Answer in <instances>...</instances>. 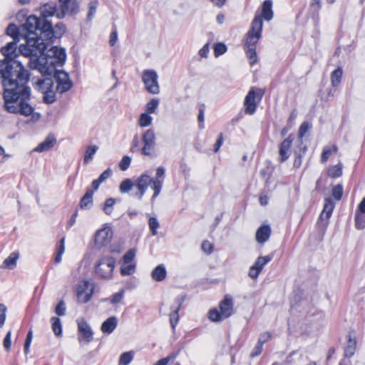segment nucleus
Instances as JSON below:
<instances>
[{
  "mask_svg": "<svg viewBox=\"0 0 365 365\" xmlns=\"http://www.w3.org/2000/svg\"><path fill=\"white\" fill-rule=\"evenodd\" d=\"M18 41H13L2 47L1 51L4 59L0 61V78L4 86V107L9 113L30 116L34 108L28 103L31 88L27 83L29 73L23 63L16 60Z\"/></svg>",
  "mask_w": 365,
  "mask_h": 365,
  "instance_id": "1",
  "label": "nucleus"
},
{
  "mask_svg": "<svg viewBox=\"0 0 365 365\" xmlns=\"http://www.w3.org/2000/svg\"><path fill=\"white\" fill-rule=\"evenodd\" d=\"M41 31L34 30L29 31L24 38L25 43L19 46V51L25 56L29 58V65L31 69L38 70L40 73H46L53 71L55 63L63 66L66 62V53L63 48L53 46L48 47L60 37L49 38L41 33Z\"/></svg>",
  "mask_w": 365,
  "mask_h": 365,
  "instance_id": "2",
  "label": "nucleus"
},
{
  "mask_svg": "<svg viewBox=\"0 0 365 365\" xmlns=\"http://www.w3.org/2000/svg\"><path fill=\"white\" fill-rule=\"evenodd\" d=\"M59 9L53 2L44 4L39 9L41 20L48 22L51 27L49 31L53 33V36H48L49 38L52 37H61L66 32V26L63 23L58 22L53 26V24L49 20V18L56 16L58 19H62L66 14L72 15L78 11L79 5L77 0H59Z\"/></svg>",
  "mask_w": 365,
  "mask_h": 365,
  "instance_id": "3",
  "label": "nucleus"
},
{
  "mask_svg": "<svg viewBox=\"0 0 365 365\" xmlns=\"http://www.w3.org/2000/svg\"><path fill=\"white\" fill-rule=\"evenodd\" d=\"M50 25L48 22L42 21L40 16L34 15L28 16L25 23L17 27L15 24H11L6 29L7 35L11 36L14 41H19L20 38H24L25 36L31 30H40L41 33L45 36L51 35L53 36V33L49 31Z\"/></svg>",
  "mask_w": 365,
  "mask_h": 365,
  "instance_id": "4",
  "label": "nucleus"
},
{
  "mask_svg": "<svg viewBox=\"0 0 365 365\" xmlns=\"http://www.w3.org/2000/svg\"><path fill=\"white\" fill-rule=\"evenodd\" d=\"M262 26L263 21H262L261 17L256 16L252 20L250 29L247 34L245 49L251 66H253L257 61L256 46L262 36Z\"/></svg>",
  "mask_w": 365,
  "mask_h": 365,
  "instance_id": "5",
  "label": "nucleus"
},
{
  "mask_svg": "<svg viewBox=\"0 0 365 365\" xmlns=\"http://www.w3.org/2000/svg\"><path fill=\"white\" fill-rule=\"evenodd\" d=\"M63 66L57 65L55 63L53 71L51 72L46 73H41L44 76H54V78L56 83V91L60 93H63L68 91L73 86V82L71 81L69 78V75L64 71L58 69V68H61Z\"/></svg>",
  "mask_w": 365,
  "mask_h": 365,
  "instance_id": "6",
  "label": "nucleus"
},
{
  "mask_svg": "<svg viewBox=\"0 0 365 365\" xmlns=\"http://www.w3.org/2000/svg\"><path fill=\"white\" fill-rule=\"evenodd\" d=\"M115 267V259L110 256L100 258L95 265L96 274L102 279H110Z\"/></svg>",
  "mask_w": 365,
  "mask_h": 365,
  "instance_id": "7",
  "label": "nucleus"
},
{
  "mask_svg": "<svg viewBox=\"0 0 365 365\" xmlns=\"http://www.w3.org/2000/svg\"><path fill=\"white\" fill-rule=\"evenodd\" d=\"M264 93V91L261 88L255 87L250 88L244 101L245 113L252 115L255 112L257 106L261 101Z\"/></svg>",
  "mask_w": 365,
  "mask_h": 365,
  "instance_id": "8",
  "label": "nucleus"
},
{
  "mask_svg": "<svg viewBox=\"0 0 365 365\" xmlns=\"http://www.w3.org/2000/svg\"><path fill=\"white\" fill-rule=\"evenodd\" d=\"M142 140L143 146L140 148L141 154L150 157L156 156V138L154 130L153 129L146 130L142 135Z\"/></svg>",
  "mask_w": 365,
  "mask_h": 365,
  "instance_id": "9",
  "label": "nucleus"
},
{
  "mask_svg": "<svg viewBox=\"0 0 365 365\" xmlns=\"http://www.w3.org/2000/svg\"><path fill=\"white\" fill-rule=\"evenodd\" d=\"M158 74L154 70H144L142 75V81L146 91L151 94L160 93V86L158 81Z\"/></svg>",
  "mask_w": 365,
  "mask_h": 365,
  "instance_id": "10",
  "label": "nucleus"
},
{
  "mask_svg": "<svg viewBox=\"0 0 365 365\" xmlns=\"http://www.w3.org/2000/svg\"><path fill=\"white\" fill-rule=\"evenodd\" d=\"M78 332V341L84 340L86 343H90L93 339V331L91 326L83 319L80 318L76 320Z\"/></svg>",
  "mask_w": 365,
  "mask_h": 365,
  "instance_id": "11",
  "label": "nucleus"
},
{
  "mask_svg": "<svg viewBox=\"0 0 365 365\" xmlns=\"http://www.w3.org/2000/svg\"><path fill=\"white\" fill-rule=\"evenodd\" d=\"M273 257L274 255L270 254L257 257L254 264L252 265L249 269V276L252 279L257 278L264 267L273 259Z\"/></svg>",
  "mask_w": 365,
  "mask_h": 365,
  "instance_id": "12",
  "label": "nucleus"
},
{
  "mask_svg": "<svg viewBox=\"0 0 365 365\" xmlns=\"http://www.w3.org/2000/svg\"><path fill=\"white\" fill-rule=\"evenodd\" d=\"M113 238V230L110 226L105 225L98 230L95 235V244L98 247H103L109 244Z\"/></svg>",
  "mask_w": 365,
  "mask_h": 365,
  "instance_id": "13",
  "label": "nucleus"
},
{
  "mask_svg": "<svg viewBox=\"0 0 365 365\" xmlns=\"http://www.w3.org/2000/svg\"><path fill=\"white\" fill-rule=\"evenodd\" d=\"M153 178L147 173H143L135 180L134 185L139 191L138 198L140 200L142 199L145 195L148 186L150 185H151V187L153 186Z\"/></svg>",
  "mask_w": 365,
  "mask_h": 365,
  "instance_id": "14",
  "label": "nucleus"
},
{
  "mask_svg": "<svg viewBox=\"0 0 365 365\" xmlns=\"http://www.w3.org/2000/svg\"><path fill=\"white\" fill-rule=\"evenodd\" d=\"M185 299V295H179L178 296L175 300L174 304L176 305V307H172V311L170 314V323L171 325V327L173 330L174 331L175 329V327L179 321V310L180 309L182 304H183L184 301Z\"/></svg>",
  "mask_w": 365,
  "mask_h": 365,
  "instance_id": "15",
  "label": "nucleus"
},
{
  "mask_svg": "<svg viewBox=\"0 0 365 365\" xmlns=\"http://www.w3.org/2000/svg\"><path fill=\"white\" fill-rule=\"evenodd\" d=\"M93 287L89 284L88 282L85 281L77 288V299L81 303L88 302L93 294Z\"/></svg>",
  "mask_w": 365,
  "mask_h": 365,
  "instance_id": "16",
  "label": "nucleus"
},
{
  "mask_svg": "<svg viewBox=\"0 0 365 365\" xmlns=\"http://www.w3.org/2000/svg\"><path fill=\"white\" fill-rule=\"evenodd\" d=\"M165 170L163 167L160 166L156 169L155 178H153L152 189L154 191L152 200H153L158 197L160 192L163 184V178L165 177Z\"/></svg>",
  "mask_w": 365,
  "mask_h": 365,
  "instance_id": "17",
  "label": "nucleus"
},
{
  "mask_svg": "<svg viewBox=\"0 0 365 365\" xmlns=\"http://www.w3.org/2000/svg\"><path fill=\"white\" fill-rule=\"evenodd\" d=\"M294 140V135L290 134L287 138L284 140L279 148V161L283 163L286 161L290 156V148Z\"/></svg>",
  "mask_w": 365,
  "mask_h": 365,
  "instance_id": "18",
  "label": "nucleus"
},
{
  "mask_svg": "<svg viewBox=\"0 0 365 365\" xmlns=\"http://www.w3.org/2000/svg\"><path fill=\"white\" fill-rule=\"evenodd\" d=\"M233 300L230 295H226L220 303V312L225 319L230 317L233 312Z\"/></svg>",
  "mask_w": 365,
  "mask_h": 365,
  "instance_id": "19",
  "label": "nucleus"
},
{
  "mask_svg": "<svg viewBox=\"0 0 365 365\" xmlns=\"http://www.w3.org/2000/svg\"><path fill=\"white\" fill-rule=\"evenodd\" d=\"M271 228L269 225H264L259 227L255 234L256 241L259 244H264L266 242L271 235Z\"/></svg>",
  "mask_w": 365,
  "mask_h": 365,
  "instance_id": "20",
  "label": "nucleus"
},
{
  "mask_svg": "<svg viewBox=\"0 0 365 365\" xmlns=\"http://www.w3.org/2000/svg\"><path fill=\"white\" fill-rule=\"evenodd\" d=\"M56 143V138L53 134L48 135L45 140L38 144L34 150L35 152L42 153L53 148Z\"/></svg>",
  "mask_w": 365,
  "mask_h": 365,
  "instance_id": "21",
  "label": "nucleus"
},
{
  "mask_svg": "<svg viewBox=\"0 0 365 365\" xmlns=\"http://www.w3.org/2000/svg\"><path fill=\"white\" fill-rule=\"evenodd\" d=\"M53 81L50 77L38 79L34 83V88L42 93L53 89Z\"/></svg>",
  "mask_w": 365,
  "mask_h": 365,
  "instance_id": "22",
  "label": "nucleus"
},
{
  "mask_svg": "<svg viewBox=\"0 0 365 365\" xmlns=\"http://www.w3.org/2000/svg\"><path fill=\"white\" fill-rule=\"evenodd\" d=\"M334 208V202L333 200L329 197L326 198L324 200V207L320 214L319 219L321 220L327 221L331 216Z\"/></svg>",
  "mask_w": 365,
  "mask_h": 365,
  "instance_id": "23",
  "label": "nucleus"
},
{
  "mask_svg": "<svg viewBox=\"0 0 365 365\" xmlns=\"http://www.w3.org/2000/svg\"><path fill=\"white\" fill-rule=\"evenodd\" d=\"M256 16H259L261 17V20L264 19L265 21H269L273 18V11H272V0H265L262 6V13L260 15L256 14Z\"/></svg>",
  "mask_w": 365,
  "mask_h": 365,
  "instance_id": "24",
  "label": "nucleus"
},
{
  "mask_svg": "<svg viewBox=\"0 0 365 365\" xmlns=\"http://www.w3.org/2000/svg\"><path fill=\"white\" fill-rule=\"evenodd\" d=\"M118 324V319L115 317H110L103 322L101 329L104 334H111Z\"/></svg>",
  "mask_w": 365,
  "mask_h": 365,
  "instance_id": "25",
  "label": "nucleus"
},
{
  "mask_svg": "<svg viewBox=\"0 0 365 365\" xmlns=\"http://www.w3.org/2000/svg\"><path fill=\"white\" fill-rule=\"evenodd\" d=\"M356 349V339L351 334L348 336V341L346 346L344 347V356L350 358L355 354Z\"/></svg>",
  "mask_w": 365,
  "mask_h": 365,
  "instance_id": "26",
  "label": "nucleus"
},
{
  "mask_svg": "<svg viewBox=\"0 0 365 365\" xmlns=\"http://www.w3.org/2000/svg\"><path fill=\"white\" fill-rule=\"evenodd\" d=\"M167 276L165 267L161 264L158 265L151 272V277L156 282L163 281Z\"/></svg>",
  "mask_w": 365,
  "mask_h": 365,
  "instance_id": "27",
  "label": "nucleus"
},
{
  "mask_svg": "<svg viewBox=\"0 0 365 365\" xmlns=\"http://www.w3.org/2000/svg\"><path fill=\"white\" fill-rule=\"evenodd\" d=\"M93 191L88 189L80 201V207L81 209L87 210L91 207L93 203Z\"/></svg>",
  "mask_w": 365,
  "mask_h": 365,
  "instance_id": "28",
  "label": "nucleus"
},
{
  "mask_svg": "<svg viewBox=\"0 0 365 365\" xmlns=\"http://www.w3.org/2000/svg\"><path fill=\"white\" fill-rule=\"evenodd\" d=\"M18 258L19 254L17 252H11L9 256L4 259L1 267L10 269H14L16 265Z\"/></svg>",
  "mask_w": 365,
  "mask_h": 365,
  "instance_id": "29",
  "label": "nucleus"
},
{
  "mask_svg": "<svg viewBox=\"0 0 365 365\" xmlns=\"http://www.w3.org/2000/svg\"><path fill=\"white\" fill-rule=\"evenodd\" d=\"M343 74L342 68L339 66L331 74V83L332 86L336 87L339 85L341 81Z\"/></svg>",
  "mask_w": 365,
  "mask_h": 365,
  "instance_id": "30",
  "label": "nucleus"
},
{
  "mask_svg": "<svg viewBox=\"0 0 365 365\" xmlns=\"http://www.w3.org/2000/svg\"><path fill=\"white\" fill-rule=\"evenodd\" d=\"M65 252V238L63 237L56 246V254L54 258V262L58 264L61 262L62 255Z\"/></svg>",
  "mask_w": 365,
  "mask_h": 365,
  "instance_id": "31",
  "label": "nucleus"
},
{
  "mask_svg": "<svg viewBox=\"0 0 365 365\" xmlns=\"http://www.w3.org/2000/svg\"><path fill=\"white\" fill-rule=\"evenodd\" d=\"M98 150V147L97 145H89L87 147L83 158V162L85 164L88 163L91 160H93V156Z\"/></svg>",
  "mask_w": 365,
  "mask_h": 365,
  "instance_id": "32",
  "label": "nucleus"
},
{
  "mask_svg": "<svg viewBox=\"0 0 365 365\" xmlns=\"http://www.w3.org/2000/svg\"><path fill=\"white\" fill-rule=\"evenodd\" d=\"M355 227L357 230L365 228V213L356 210L355 213Z\"/></svg>",
  "mask_w": 365,
  "mask_h": 365,
  "instance_id": "33",
  "label": "nucleus"
},
{
  "mask_svg": "<svg viewBox=\"0 0 365 365\" xmlns=\"http://www.w3.org/2000/svg\"><path fill=\"white\" fill-rule=\"evenodd\" d=\"M342 175V164L338 163L336 165L331 166L328 170V175L331 178H336Z\"/></svg>",
  "mask_w": 365,
  "mask_h": 365,
  "instance_id": "34",
  "label": "nucleus"
},
{
  "mask_svg": "<svg viewBox=\"0 0 365 365\" xmlns=\"http://www.w3.org/2000/svg\"><path fill=\"white\" fill-rule=\"evenodd\" d=\"M153 118L150 116V114L148 113H143L140 114L138 120V125L142 127H148L152 124Z\"/></svg>",
  "mask_w": 365,
  "mask_h": 365,
  "instance_id": "35",
  "label": "nucleus"
},
{
  "mask_svg": "<svg viewBox=\"0 0 365 365\" xmlns=\"http://www.w3.org/2000/svg\"><path fill=\"white\" fill-rule=\"evenodd\" d=\"M133 359V352L128 351L123 353L120 358L118 365H128Z\"/></svg>",
  "mask_w": 365,
  "mask_h": 365,
  "instance_id": "36",
  "label": "nucleus"
},
{
  "mask_svg": "<svg viewBox=\"0 0 365 365\" xmlns=\"http://www.w3.org/2000/svg\"><path fill=\"white\" fill-rule=\"evenodd\" d=\"M115 203V199L113 197L108 198L105 201L103 210L107 215H110L112 214Z\"/></svg>",
  "mask_w": 365,
  "mask_h": 365,
  "instance_id": "37",
  "label": "nucleus"
},
{
  "mask_svg": "<svg viewBox=\"0 0 365 365\" xmlns=\"http://www.w3.org/2000/svg\"><path fill=\"white\" fill-rule=\"evenodd\" d=\"M51 322H52V329L54 332V334L56 336L61 335L62 333V327H61V323L59 318L53 317L51 318Z\"/></svg>",
  "mask_w": 365,
  "mask_h": 365,
  "instance_id": "38",
  "label": "nucleus"
},
{
  "mask_svg": "<svg viewBox=\"0 0 365 365\" xmlns=\"http://www.w3.org/2000/svg\"><path fill=\"white\" fill-rule=\"evenodd\" d=\"M159 105V100L158 98H152L145 106L146 112L149 114L154 113L157 110Z\"/></svg>",
  "mask_w": 365,
  "mask_h": 365,
  "instance_id": "39",
  "label": "nucleus"
},
{
  "mask_svg": "<svg viewBox=\"0 0 365 365\" xmlns=\"http://www.w3.org/2000/svg\"><path fill=\"white\" fill-rule=\"evenodd\" d=\"M208 317L212 322H217L224 319V317L221 315V312L216 308L212 309L209 311Z\"/></svg>",
  "mask_w": 365,
  "mask_h": 365,
  "instance_id": "40",
  "label": "nucleus"
},
{
  "mask_svg": "<svg viewBox=\"0 0 365 365\" xmlns=\"http://www.w3.org/2000/svg\"><path fill=\"white\" fill-rule=\"evenodd\" d=\"M135 185L130 179H125L120 184L119 190L121 193H125L130 191Z\"/></svg>",
  "mask_w": 365,
  "mask_h": 365,
  "instance_id": "41",
  "label": "nucleus"
},
{
  "mask_svg": "<svg viewBox=\"0 0 365 365\" xmlns=\"http://www.w3.org/2000/svg\"><path fill=\"white\" fill-rule=\"evenodd\" d=\"M43 93V101L44 103L51 104L56 101V92L53 89L46 91Z\"/></svg>",
  "mask_w": 365,
  "mask_h": 365,
  "instance_id": "42",
  "label": "nucleus"
},
{
  "mask_svg": "<svg viewBox=\"0 0 365 365\" xmlns=\"http://www.w3.org/2000/svg\"><path fill=\"white\" fill-rule=\"evenodd\" d=\"M135 272V264H130L120 267V274L123 276H128L133 274Z\"/></svg>",
  "mask_w": 365,
  "mask_h": 365,
  "instance_id": "43",
  "label": "nucleus"
},
{
  "mask_svg": "<svg viewBox=\"0 0 365 365\" xmlns=\"http://www.w3.org/2000/svg\"><path fill=\"white\" fill-rule=\"evenodd\" d=\"M148 225H149L150 230L152 232V235H157V230L160 227V223H159L158 220H157V218H155L154 217H150L149 221H148Z\"/></svg>",
  "mask_w": 365,
  "mask_h": 365,
  "instance_id": "44",
  "label": "nucleus"
},
{
  "mask_svg": "<svg viewBox=\"0 0 365 365\" xmlns=\"http://www.w3.org/2000/svg\"><path fill=\"white\" fill-rule=\"evenodd\" d=\"M343 195V187L339 184L333 187L332 188V196L336 200H340Z\"/></svg>",
  "mask_w": 365,
  "mask_h": 365,
  "instance_id": "45",
  "label": "nucleus"
},
{
  "mask_svg": "<svg viewBox=\"0 0 365 365\" xmlns=\"http://www.w3.org/2000/svg\"><path fill=\"white\" fill-rule=\"evenodd\" d=\"M227 51V46L223 43H217L214 46V53L216 57L224 54Z\"/></svg>",
  "mask_w": 365,
  "mask_h": 365,
  "instance_id": "46",
  "label": "nucleus"
},
{
  "mask_svg": "<svg viewBox=\"0 0 365 365\" xmlns=\"http://www.w3.org/2000/svg\"><path fill=\"white\" fill-rule=\"evenodd\" d=\"M32 339H33V332H32V330H29V332L27 333L25 343H24V354L26 355H27L30 351L29 348H30Z\"/></svg>",
  "mask_w": 365,
  "mask_h": 365,
  "instance_id": "47",
  "label": "nucleus"
},
{
  "mask_svg": "<svg viewBox=\"0 0 365 365\" xmlns=\"http://www.w3.org/2000/svg\"><path fill=\"white\" fill-rule=\"evenodd\" d=\"M310 125L308 122H303L300 125L298 131V137L302 140L306 133L309 129Z\"/></svg>",
  "mask_w": 365,
  "mask_h": 365,
  "instance_id": "48",
  "label": "nucleus"
},
{
  "mask_svg": "<svg viewBox=\"0 0 365 365\" xmlns=\"http://www.w3.org/2000/svg\"><path fill=\"white\" fill-rule=\"evenodd\" d=\"M135 256V250L130 249L123 257V260L125 264H129Z\"/></svg>",
  "mask_w": 365,
  "mask_h": 365,
  "instance_id": "49",
  "label": "nucleus"
},
{
  "mask_svg": "<svg viewBox=\"0 0 365 365\" xmlns=\"http://www.w3.org/2000/svg\"><path fill=\"white\" fill-rule=\"evenodd\" d=\"M331 153H332L331 148L329 146H325L323 149V151H322V153L321 155L322 163H326L328 160L330 155H331Z\"/></svg>",
  "mask_w": 365,
  "mask_h": 365,
  "instance_id": "50",
  "label": "nucleus"
},
{
  "mask_svg": "<svg viewBox=\"0 0 365 365\" xmlns=\"http://www.w3.org/2000/svg\"><path fill=\"white\" fill-rule=\"evenodd\" d=\"M131 163V158L129 156H124L119 163L120 169L123 171L126 170Z\"/></svg>",
  "mask_w": 365,
  "mask_h": 365,
  "instance_id": "51",
  "label": "nucleus"
},
{
  "mask_svg": "<svg viewBox=\"0 0 365 365\" xmlns=\"http://www.w3.org/2000/svg\"><path fill=\"white\" fill-rule=\"evenodd\" d=\"M66 305L63 300L60 301L55 309V312L58 316H63L66 314Z\"/></svg>",
  "mask_w": 365,
  "mask_h": 365,
  "instance_id": "52",
  "label": "nucleus"
},
{
  "mask_svg": "<svg viewBox=\"0 0 365 365\" xmlns=\"http://www.w3.org/2000/svg\"><path fill=\"white\" fill-rule=\"evenodd\" d=\"M6 311V307L3 304H0V328L2 327L4 324Z\"/></svg>",
  "mask_w": 365,
  "mask_h": 365,
  "instance_id": "53",
  "label": "nucleus"
},
{
  "mask_svg": "<svg viewBox=\"0 0 365 365\" xmlns=\"http://www.w3.org/2000/svg\"><path fill=\"white\" fill-rule=\"evenodd\" d=\"M271 338L272 334L270 332H264L259 335L257 342L262 345H264V344L270 340Z\"/></svg>",
  "mask_w": 365,
  "mask_h": 365,
  "instance_id": "54",
  "label": "nucleus"
},
{
  "mask_svg": "<svg viewBox=\"0 0 365 365\" xmlns=\"http://www.w3.org/2000/svg\"><path fill=\"white\" fill-rule=\"evenodd\" d=\"M124 295V290L121 289L120 292L114 294L112 296L110 302L112 304H117L121 301Z\"/></svg>",
  "mask_w": 365,
  "mask_h": 365,
  "instance_id": "55",
  "label": "nucleus"
},
{
  "mask_svg": "<svg viewBox=\"0 0 365 365\" xmlns=\"http://www.w3.org/2000/svg\"><path fill=\"white\" fill-rule=\"evenodd\" d=\"M112 174V170L110 168L106 169L105 171H103L98 178L99 181H101L102 183L105 182L107 179H108Z\"/></svg>",
  "mask_w": 365,
  "mask_h": 365,
  "instance_id": "56",
  "label": "nucleus"
},
{
  "mask_svg": "<svg viewBox=\"0 0 365 365\" xmlns=\"http://www.w3.org/2000/svg\"><path fill=\"white\" fill-rule=\"evenodd\" d=\"M11 331H9L4 337V342H3L4 346L6 350H9L11 348Z\"/></svg>",
  "mask_w": 365,
  "mask_h": 365,
  "instance_id": "57",
  "label": "nucleus"
},
{
  "mask_svg": "<svg viewBox=\"0 0 365 365\" xmlns=\"http://www.w3.org/2000/svg\"><path fill=\"white\" fill-rule=\"evenodd\" d=\"M262 346L263 345L257 342L255 346L254 347L253 351L250 354V356L252 358H255L259 356L262 351Z\"/></svg>",
  "mask_w": 365,
  "mask_h": 365,
  "instance_id": "58",
  "label": "nucleus"
},
{
  "mask_svg": "<svg viewBox=\"0 0 365 365\" xmlns=\"http://www.w3.org/2000/svg\"><path fill=\"white\" fill-rule=\"evenodd\" d=\"M97 9V3L96 1H91L89 3V11L88 14V19H91L95 14Z\"/></svg>",
  "mask_w": 365,
  "mask_h": 365,
  "instance_id": "59",
  "label": "nucleus"
},
{
  "mask_svg": "<svg viewBox=\"0 0 365 365\" xmlns=\"http://www.w3.org/2000/svg\"><path fill=\"white\" fill-rule=\"evenodd\" d=\"M139 141H140V140H139L138 136L135 135L133 137L131 148H130L131 152L134 153L137 150H140V149L139 148Z\"/></svg>",
  "mask_w": 365,
  "mask_h": 365,
  "instance_id": "60",
  "label": "nucleus"
},
{
  "mask_svg": "<svg viewBox=\"0 0 365 365\" xmlns=\"http://www.w3.org/2000/svg\"><path fill=\"white\" fill-rule=\"evenodd\" d=\"M213 246L208 241H204L202 244V250L207 254H210L212 252Z\"/></svg>",
  "mask_w": 365,
  "mask_h": 365,
  "instance_id": "61",
  "label": "nucleus"
},
{
  "mask_svg": "<svg viewBox=\"0 0 365 365\" xmlns=\"http://www.w3.org/2000/svg\"><path fill=\"white\" fill-rule=\"evenodd\" d=\"M118 41V32L116 29H114L110 35L109 43L110 46H113Z\"/></svg>",
  "mask_w": 365,
  "mask_h": 365,
  "instance_id": "62",
  "label": "nucleus"
},
{
  "mask_svg": "<svg viewBox=\"0 0 365 365\" xmlns=\"http://www.w3.org/2000/svg\"><path fill=\"white\" fill-rule=\"evenodd\" d=\"M209 53V43H206L199 51V55L202 58H206Z\"/></svg>",
  "mask_w": 365,
  "mask_h": 365,
  "instance_id": "63",
  "label": "nucleus"
},
{
  "mask_svg": "<svg viewBox=\"0 0 365 365\" xmlns=\"http://www.w3.org/2000/svg\"><path fill=\"white\" fill-rule=\"evenodd\" d=\"M223 143V137L222 133H220L218 136V138L215 144L214 151L217 153L220 148L221 147L222 144Z\"/></svg>",
  "mask_w": 365,
  "mask_h": 365,
  "instance_id": "64",
  "label": "nucleus"
}]
</instances>
